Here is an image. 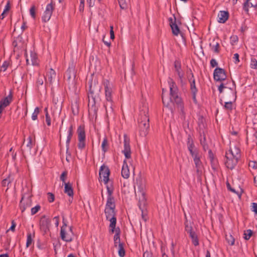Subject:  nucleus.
<instances>
[{"instance_id": "obj_33", "label": "nucleus", "mask_w": 257, "mask_h": 257, "mask_svg": "<svg viewBox=\"0 0 257 257\" xmlns=\"http://www.w3.org/2000/svg\"><path fill=\"white\" fill-rule=\"evenodd\" d=\"M109 147L108 141L106 138H104L101 144V148L103 152H105L108 150Z\"/></svg>"}, {"instance_id": "obj_4", "label": "nucleus", "mask_w": 257, "mask_h": 257, "mask_svg": "<svg viewBox=\"0 0 257 257\" xmlns=\"http://www.w3.org/2000/svg\"><path fill=\"white\" fill-rule=\"evenodd\" d=\"M168 84L170 88V101L179 104L181 103V99L178 95V89L175 82L172 78H169Z\"/></svg>"}, {"instance_id": "obj_11", "label": "nucleus", "mask_w": 257, "mask_h": 257, "mask_svg": "<svg viewBox=\"0 0 257 257\" xmlns=\"http://www.w3.org/2000/svg\"><path fill=\"white\" fill-rule=\"evenodd\" d=\"M99 177L101 176L103 177V182L104 184H107L109 180V176L110 175V171L108 167L105 166L104 164L100 167L99 172Z\"/></svg>"}, {"instance_id": "obj_14", "label": "nucleus", "mask_w": 257, "mask_h": 257, "mask_svg": "<svg viewBox=\"0 0 257 257\" xmlns=\"http://www.w3.org/2000/svg\"><path fill=\"white\" fill-rule=\"evenodd\" d=\"M32 205V200L28 198L26 200H24V196H23L20 202L19 207L22 213H23L27 208L31 207Z\"/></svg>"}, {"instance_id": "obj_61", "label": "nucleus", "mask_w": 257, "mask_h": 257, "mask_svg": "<svg viewBox=\"0 0 257 257\" xmlns=\"http://www.w3.org/2000/svg\"><path fill=\"white\" fill-rule=\"evenodd\" d=\"M8 155H9V156H10V155L11 156V157H12L11 159L12 160H15L16 159V154H13V153L12 152V148H11L10 150V152H9Z\"/></svg>"}, {"instance_id": "obj_53", "label": "nucleus", "mask_w": 257, "mask_h": 257, "mask_svg": "<svg viewBox=\"0 0 257 257\" xmlns=\"http://www.w3.org/2000/svg\"><path fill=\"white\" fill-rule=\"evenodd\" d=\"M248 167L253 169H257V162H249Z\"/></svg>"}, {"instance_id": "obj_47", "label": "nucleus", "mask_w": 257, "mask_h": 257, "mask_svg": "<svg viewBox=\"0 0 257 257\" xmlns=\"http://www.w3.org/2000/svg\"><path fill=\"white\" fill-rule=\"evenodd\" d=\"M67 175V172L66 171H64L61 175L60 179L63 183H65V180Z\"/></svg>"}, {"instance_id": "obj_1", "label": "nucleus", "mask_w": 257, "mask_h": 257, "mask_svg": "<svg viewBox=\"0 0 257 257\" xmlns=\"http://www.w3.org/2000/svg\"><path fill=\"white\" fill-rule=\"evenodd\" d=\"M103 85L104 88L106 101L104 106L105 107L106 114L108 115V113H112L113 111V101L112 97L113 85L106 79L103 80Z\"/></svg>"}, {"instance_id": "obj_12", "label": "nucleus", "mask_w": 257, "mask_h": 257, "mask_svg": "<svg viewBox=\"0 0 257 257\" xmlns=\"http://www.w3.org/2000/svg\"><path fill=\"white\" fill-rule=\"evenodd\" d=\"M213 76L215 80L217 81L224 80L226 78L224 70L220 68H217L214 70Z\"/></svg>"}, {"instance_id": "obj_43", "label": "nucleus", "mask_w": 257, "mask_h": 257, "mask_svg": "<svg viewBox=\"0 0 257 257\" xmlns=\"http://www.w3.org/2000/svg\"><path fill=\"white\" fill-rule=\"evenodd\" d=\"M107 189V198H114L112 196L113 194V189H111L108 186H106Z\"/></svg>"}, {"instance_id": "obj_59", "label": "nucleus", "mask_w": 257, "mask_h": 257, "mask_svg": "<svg viewBox=\"0 0 257 257\" xmlns=\"http://www.w3.org/2000/svg\"><path fill=\"white\" fill-rule=\"evenodd\" d=\"M53 219L55 220V224L56 227H58L59 223V216H55L54 217Z\"/></svg>"}, {"instance_id": "obj_32", "label": "nucleus", "mask_w": 257, "mask_h": 257, "mask_svg": "<svg viewBox=\"0 0 257 257\" xmlns=\"http://www.w3.org/2000/svg\"><path fill=\"white\" fill-rule=\"evenodd\" d=\"M119 6L121 9H125L128 6V0H118Z\"/></svg>"}, {"instance_id": "obj_60", "label": "nucleus", "mask_w": 257, "mask_h": 257, "mask_svg": "<svg viewBox=\"0 0 257 257\" xmlns=\"http://www.w3.org/2000/svg\"><path fill=\"white\" fill-rule=\"evenodd\" d=\"M93 91L91 90V86H90L89 92L88 93V96L89 99L91 97L93 99H94V97L93 95Z\"/></svg>"}, {"instance_id": "obj_64", "label": "nucleus", "mask_w": 257, "mask_h": 257, "mask_svg": "<svg viewBox=\"0 0 257 257\" xmlns=\"http://www.w3.org/2000/svg\"><path fill=\"white\" fill-rule=\"evenodd\" d=\"M208 156H209V159H210L211 161L213 160L214 159L213 154L212 153V152L210 150L208 151Z\"/></svg>"}, {"instance_id": "obj_55", "label": "nucleus", "mask_w": 257, "mask_h": 257, "mask_svg": "<svg viewBox=\"0 0 257 257\" xmlns=\"http://www.w3.org/2000/svg\"><path fill=\"white\" fill-rule=\"evenodd\" d=\"M233 59L234 60V63L236 64L239 61V55L237 53L234 54L233 57Z\"/></svg>"}, {"instance_id": "obj_15", "label": "nucleus", "mask_w": 257, "mask_h": 257, "mask_svg": "<svg viewBox=\"0 0 257 257\" xmlns=\"http://www.w3.org/2000/svg\"><path fill=\"white\" fill-rule=\"evenodd\" d=\"M30 60L31 61V63L33 65H37L38 64L37 54L32 51L30 52V58L26 55V61L28 64H30Z\"/></svg>"}, {"instance_id": "obj_57", "label": "nucleus", "mask_w": 257, "mask_h": 257, "mask_svg": "<svg viewBox=\"0 0 257 257\" xmlns=\"http://www.w3.org/2000/svg\"><path fill=\"white\" fill-rule=\"evenodd\" d=\"M162 91H163V93H162V101H163V102L164 105H166V106H168L169 105V101H166V100L165 99L164 96V91H164V89H163Z\"/></svg>"}, {"instance_id": "obj_34", "label": "nucleus", "mask_w": 257, "mask_h": 257, "mask_svg": "<svg viewBox=\"0 0 257 257\" xmlns=\"http://www.w3.org/2000/svg\"><path fill=\"white\" fill-rule=\"evenodd\" d=\"M237 162H224L225 166L229 169L232 170L237 164Z\"/></svg>"}, {"instance_id": "obj_7", "label": "nucleus", "mask_w": 257, "mask_h": 257, "mask_svg": "<svg viewBox=\"0 0 257 257\" xmlns=\"http://www.w3.org/2000/svg\"><path fill=\"white\" fill-rule=\"evenodd\" d=\"M51 224V220L46 215L41 216L39 221V226L41 231L47 233L49 231V227Z\"/></svg>"}, {"instance_id": "obj_48", "label": "nucleus", "mask_w": 257, "mask_h": 257, "mask_svg": "<svg viewBox=\"0 0 257 257\" xmlns=\"http://www.w3.org/2000/svg\"><path fill=\"white\" fill-rule=\"evenodd\" d=\"M238 41V37L236 36H232L230 37V43L233 45Z\"/></svg>"}, {"instance_id": "obj_49", "label": "nucleus", "mask_w": 257, "mask_h": 257, "mask_svg": "<svg viewBox=\"0 0 257 257\" xmlns=\"http://www.w3.org/2000/svg\"><path fill=\"white\" fill-rule=\"evenodd\" d=\"M43 79L42 76H39L37 81V86L39 87V86L42 85L43 84Z\"/></svg>"}, {"instance_id": "obj_18", "label": "nucleus", "mask_w": 257, "mask_h": 257, "mask_svg": "<svg viewBox=\"0 0 257 257\" xmlns=\"http://www.w3.org/2000/svg\"><path fill=\"white\" fill-rule=\"evenodd\" d=\"M228 18V13L226 11H220L218 14V21L220 23H225Z\"/></svg>"}, {"instance_id": "obj_30", "label": "nucleus", "mask_w": 257, "mask_h": 257, "mask_svg": "<svg viewBox=\"0 0 257 257\" xmlns=\"http://www.w3.org/2000/svg\"><path fill=\"white\" fill-rule=\"evenodd\" d=\"M189 81L190 83V87L191 91L193 93L194 95H195L197 91V89L195 86V79L193 78H190Z\"/></svg>"}, {"instance_id": "obj_42", "label": "nucleus", "mask_w": 257, "mask_h": 257, "mask_svg": "<svg viewBox=\"0 0 257 257\" xmlns=\"http://www.w3.org/2000/svg\"><path fill=\"white\" fill-rule=\"evenodd\" d=\"M41 209V206L40 205H37L34 207L31 208V215H33L36 214Z\"/></svg>"}, {"instance_id": "obj_8", "label": "nucleus", "mask_w": 257, "mask_h": 257, "mask_svg": "<svg viewBox=\"0 0 257 257\" xmlns=\"http://www.w3.org/2000/svg\"><path fill=\"white\" fill-rule=\"evenodd\" d=\"M79 149H82L85 146V134L84 128L83 126H80L77 129Z\"/></svg>"}, {"instance_id": "obj_6", "label": "nucleus", "mask_w": 257, "mask_h": 257, "mask_svg": "<svg viewBox=\"0 0 257 257\" xmlns=\"http://www.w3.org/2000/svg\"><path fill=\"white\" fill-rule=\"evenodd\" d=\"M240 150L236 146L231 147L226 153V157L228 160L238 161L240 159Z\"/></svg>"}, {"instance_id": "obj_19", "label": "nucleus", "mask_w": 257, "mask_h": 257, "mask_svg": "<svg viewBox=\"0 0 257 257\" xmlns=\"http://www.w3.org/2000/svg\"><path fill=\"white\" fill-rule=\"evenodd\" d=\"M64 185V193L67 194L69 197H72L73 198L74 193L72 184L68 182L65 183Z\"/></svg>"}, {"instance_id": "obj_9", "label": "nucleus", "mask_w": 257, "mask_h": 257, "mask_svg": "<svg viewBox=\"0 0 257 257\" xmlns=\"http://www.w3.org/2000/svg\"><path fill=\"white\" fill-rule=\"evenodd\" d=\"M123 150L122 151V152L126 159H130L131 156L130 139L125 134L123 135Z\"/></svg>"}, {"instance_id": "obj_31", "label": "nucleus", "mask_w": 257, "mask_h": 257, "mask_svg": "<svg viewBox=\"0 0 257 257\" xmlns=\"http://www.w3.org/2000/svg\"><path fill=\"white\" fill-rule=\"evenodd\" d=\"M118 255L120 257H124L125 254V251L123 247V244L121 242L118 244Z\"/></svg>"}, {"instance_id": "obj_52", "label": "nucleus", "mask_w": 257, "mask_h": 257, "mask_svg": "<svg viewBox=\"0 0 257 257\" xmlns=\"http://www.w3.org/2000/svg\"><path fill=\"white\" fill-rule=\"evenodd\" d=\"M11 181L10 180V178H7L6 179H4L2 182V185L3 186H6L10 183Z\"/></svg>"}, {"instance_id": "obj_54", "label": "nucleus", "mask_w": 257, "mask_h": 257, "mask_svg": "<svg viewBox=\"0 0 257 257\" xmlns=\"http://www.w3.org/2000/svg\"><path fill=\"white\" fill-rule=\"evenodd\" d=\"M35 11L36 9L35 6H32L30 10V15L33 18H35Z\"/></svg>"}, {"instance_id": "obj_40", "label": "nucleus", "mask_w": 257, "mask_h": 257, "mask_svg": "<svg viewBox=\"0 0 257 257\" xmlns=\"http://www.w3.org/2000/svg\"><path fill=\"white\" fill-rule=\"evenodd\" d=\"M176 72H177V74L178 75V77H179V78L180 79V81L181 83H183V77H184V73H183V72H182V71L181 70V68L177 69V70H176Z\"/></svg>"}, {"instance_id": "obj_41", "label": "nucleus", "mask_w": 257, "mask_h": 257, "mask_svg": "<svg viewBox=\"0 0 257 257\" xmlns=\"http://www.w3.org/2000/svg\"><path fill=\"white\" fill-rule=\"evenodd\" d=\"M185 231L188 233H190V232L194 231L193 230L192 227L190 225H189L187 220H186L185 222Z\"/></svg>"}, {"instance_id": "obj_2", "label": "nucleus", "mask_w": 257, "mask_h": 257, "mask_svg": "<svg viewBox=\"0 0 257 257\" xmlns=\"http://www.w3.org/2000/svg\"><path fill=\"white\" fill-rule=\"evenodd\" d=\"M137 187L138 191L137 193L136 192V196H139V207L141 208V205H145L146 203L147 198L146 196V180L142 176H139L137 177L136 180L135 186Z\"/></svg>"}, {"instance_id": "obj_44", "label": "nucleus", "mask_w": 257, "mask_h": 257, "mask_svg": "<svg viewBox=\"0 0 257 257\" xmlns=\"http://www.w3.org/2000/svg\"><path fill=\"white\" fill-rule=\"evenodd\" d=\"M9 66V63L7 61H5L1 68V71L5 72Z\"/></svg>"}, {"instance_id": "obj_36", "label": "nucleus", "mask_w": 257, "mask_h": 257, "mask_svg": "<svg viewBox=\"0 0 257 257\" xmlns=\"http://www.w3.org/2000/svg\"><path fill=\"white\" fill-rule=\"evenodd\" d=\"M33 145V138L32 137L30 136L28 138V143L26 146L28 151H30L31 150Z\"/></svg>"}, {"instance_id": "obj_26", "label": "nucleus", "mask_w": 257, "mask_h": 257, "mask_svg": "<svg viewBox=\"0 0 257 257\" xmlns=\"http://www.w3.org/2000/svg\"><path fill=\"white\" fill-rule=\"evenodd\" d=\"M210 46L211 47V49L216 53L219 52V43L216 42L215 40H213L212 42L210 44Z\"/></svg>"}, {"instance_id": "obj_21", "label": "nucleus", "mask_w": 257, "mask_h": 257, "mask_svg": "<svg viewBox=\"0 0 257 257\" xmlns=\"http://www.w3.org/2000/svg\"><path fill=\"white\" fill-rule=\"evenodd\" d=\"M187 145H188V150L190 151V154L192 156L195 155L196 151V149L194 147V145L193 144V141L191 139H190V138L188 139Z\"/></svg>"}, {"instance_id": "obj_51", "label": "nucleus", "mask_w": 257, "mask_h": 257, "mask_svg": "<svg viewBox=\"0 0 257 257\" xmlns=\"http://www.w3.org/2000/svg\"><path fill=\"white\" fill-rule=\"evenodd\" d=\"M224 107L227 109L231 110L232 109V103L231 101L226 102L225 103Z\"/></svg>"}, {"instance_id": "obj_24", "label": "nucleus", "mask_w": 257, "mask_h": 257, "mask_svg": "<svg viewBox=\"0 0 257 257\" xmlns=\"http://www.w3.org/2000/svg\"><path fill=\"white\" fill-rule=\"evenodd\" d=\"M108 220H109L110 223L109 224V227L110 229V231L111 233H113L114 231H115V226L116 223V218L115 216L109 218Z\"/></svg>"}, {"instance_id": "obj_46", "label": "nucleus", "mask_w": 257, "mask_h": 257, "mask_svg": "<svg viewBox=\"0 0 257 257\" xmlns=\"http://www.w3.org/2000/svg\"><path fill=\"white\" fill-rule=\"evenodd\" d=\"M250 67L251 68L256 69L257 68V61L255 59L252 58L251 60Z\"/></svg>"}, {"instance_id": "obj_13", "label": "nucleus", "mask_w": 257, "mask_h": 257, "mask_svg": "<svg viewBox=\"0 0 257 257\" xmlns=\"http://www.w3.org/2000/svg\"><path fill=\"white\" fill-rule=\"evenodd\" d=\"M56 72L52 68L49 69L46 73V76L45 78L46 85L52 84L56 78Z\"/></svg>"}, {"instance_id": "obj_35", "label": "nucleus", "mask_w": 257, "mask_h": 257, "mask_svg": "<svg viewBox=\"0 0 257 257\" xmlns=\"http://www.w3.org/2000/svg\"><path fill=\"white\" fill-rule=\"evenodd\" d=\"M226 240L227 242L231 245H233L234 244L235 239L231 234H226Z\"/></svg>"}, {"instance_id": "obj_5", "label": "nucleus", "mask_w": 257, "mask_h": 257, "mask_svg": "<svg viewBox=\"0 0 257 257\" xmlns=\"http://www.w3.org/2000/svg\"><path fill=\"white\" fill-rule=\"evenodd\" d=\"M67 223L65 221L64 217H63V225L61 227L60 237L62 240L67 242L72 241L73 237V233H70L67 232L66 227Z\"/></svg>"}, {"instance_id": "obj_37", "label": "nucleus", "mask_w": 257, "mask_h": 257, "mask_svg": "<svg viewBox=\"0 0 257 257\" xmlns=\"http://www.w3.org/2000/svg\"><path fill=\"white\" fill-rule=\"evenodd\" d=\"M32 241H33L32 234L31 233L29 232L27 234L26 246L27 247H29L31 244Z\"/></svg>"}, {"instance_id": "obj_10", "label": "nucleus", "mask_w": 257, "mask_h": 257, "mask_svg": "<svg viewBox=\"0 0 257 257\" xmlns=\"http://www.w3.org/2000/svg\"><path fill=\"white\" fill-rule=\"evenodd\" d=\"M54 7L52 4H48L42 17V21L44 22L49 21L51 17Z\"/></svg>"}, {"instance_id": "obj_20", "label": "nucleus", "mask_w": 257, "mask_h": 257, "mask_svg": "<svg viewBox=\"0 0 257 257\" xmlns=\"http://www.w3.org/2000/svg\"><path fill=\"white\" fill-rule=\"evenodd\" d=\"M104 213L106 215L107 219L112 217L115 216V208L105 207L104 209Z\"/></svg>"}, {"instance_id": "obj_58", "label": "nucleus", "mask_w": 257, "mask_h": 257, "mask_svg": "<svg viewBox=\"0 0 257 257\" xmlns=\"http://www.w3.org/2000/svg\"><path fill=\"white\" fill-rule=\"evenodd\" d=\"M143 257H153V254L150 251H146L144 252Z\"/></svg>"}, {"instance_id": "obj_62", "label": "nucleus", "mask_w": 257, "mask_h": 257, "mask_svg": "<svg viewBox=\"0 0 257 257\" xmlns=\"http://www.w3.org/2000/svg\"><path fill=\"white\" fill-rule=\"evenodd\" d=\"M210 64L212 67H214L217 65V62L215 59H212L210 61Z\"/></svg>"}, {"instance_id": "obj_56", "label": "nucleus", "mask_w": 257, "mask_h": 257, "mask_svg": "<svg viewBox=\"0 0 257 257\" xmlns=\"http://www.w3.org/2000/svg\"><path fill=\"white\" fill-rule=\"evenodd\" d=\"M252 210L254 212L255 214H257V203H252Z\"/></svg>"}, {"instance_id": "obj_3", "label": "nucleus", "mask_w": 257, "mask_h": 257, "mask_svg": "<svg viewBox=\"0 0 257 257\" xmlns=\"http://www.w3.org/2000/svg\"><path fill=\"white\" fill-rule=\"evenodd\" d=\"M149 109L147 106H145L144 109L141 110V117L139 119V127L141 131V135L145 136L147 134V131L149 128V118L148 116Z\"/></svg>"}, {"instance_id": "obj_29", "label": "nucleus", "mask_w": 257, "mask_h": 257, "mask_svg": "<svg viewBox=\"0 0 257 257\" xmlns=\"http://www.w3.org/2000/svg\"><path fill=\"white\" fill-rule=\"evenodd\" d=\"M170 26L173 34L176 36H178L180 32L178 26L175 23H172L170 24Z\"/></svg>"}, {"instance_id": "obj_63", "label": "nucleus", "mask_w": 257, "mask_h": 257, "mask_svg": "<svg viewBox=\"0 0 257 257\" xmlns=\"http://www.w3.org/2000/svg\"><path fill=\"white\" fill-rule=\"evenodd\" d=\"M16 226V224L15 222H14V220H13L12 222V225L10 228V230H11L13 231H14L15 230Z\"/></svg>"}, {"instance_id": "obj_27", "label": "nucleus", "mask_w": 257, "mask_h": 257, "mask_svg": "<svg viewBox=\"0 0 257 257\" xmlns=\"http://www.w3.org/2000/svg\"><path fill=\"white\" fill-rule=\"evenodd\" d=\"M195 165L196 168V172L198 175H201L203 170V165L202 164V162H195Z\"/></svg>"}, {"instance_id": "obj_38", "label": "nucleus", "mask_w": 257, "mask_h": 257, "mask_svg": "<svg viewBox=\"0 0 257 257\" xmlns=\"http://www.w3.org/2000/svg\"><path fill=\"white\" fill-rule=\"evenodd\" d=\"M252 234V231L250 229H247L244 231V238L245 240H248Z\"/></svg>"}, {"instance_id": "obj_39", "label": "nucleus", "mask_w": 257, "mask_h": 257, "mask_svg": "<svg viewBox=\"0 0 257 257\" xmlns=\"http://www.w3.org/2000/svg\"><path fill=\"white\" fill-rule=\"evenodd\" d=\"M40 112V109L39 107H37L35 108L34 111L32 115V119L33 120H36L37 119L38 115Z\"/></svg>"}, {"instance_id": "obj_22", "label": "nucleus", "mask_w": 257, "mask_h": 257, "mask_svg": "<svg viewBox=\"0 0 257 257\" xmlns=\"http://www.w3.org/2000/svg\"><path fill=\"white\" fill-rule=\"evenodd\" d=\"M189 236L191 238L192 242L194 246H197L199 245V239L195 231L190 232Z\"/></svg>"}, {"instance_id": "obj_28", "label": "nucleus", "mask_w": 257, "mask_h": 257, "mask_svg": "<svg viewBox=\"0 0 257 257\" xmlns=\"http://www.w3.org/2000/svg\"><path fill=\"white\" fill-rule=\"evenodd\" d=\"M105 207H108V208H115V204L114 202V198H107V201L105 205Z\"/></svg>"}, {"instance_id": "obj_50", "label": "nucleus", "mask_w": 257, "mask_h": 257, "mask_svg": "<svg viewBox=\"0 0 257 257\" xmlns=\"http://www.w3.org/2000/svg\"><path fill=\"white\" fill-rule=\"evenodd\" d=\"M90 7H93L95 3H99L100 0H87Z\"/></svg>"}, {"instance_id": "obj_23", "label": "nucleus", "mask_w": 257, "mask_h": 257, "mask_svg": "<svg viewBox=\"0 0 257 257\" xmlns=\"http://www.w3.org/2000/svg\"><path fill=\"white\" fill-rule=\"evenodd\" d=\"M115 234L114 236V246H117V243L119 244V242H120V230L119 227H117L115 229Z\"/></svg>"}, {"instance_id": "obj_17", "label": "nucleus", "mask_w": 257, "mask_h": 257, "mask_svg": "<svg viewBox=\"0 0 257 257\" xmlns=\"http://www.w3.org/2000/svg\"><path fill=\"white\" fill-rule=\"evenodd\" d=\"M121 176L125 179H127L130 177V170L127 162H123L121 169Z\"/></svg>"}, {"instance_id": "obj_16", "label": "nucleus", "mask_w": 257, "mask_h": 257, "mask_svg": "<svg viewBox=\"0 0 257 257\" xmlns=\"http://www.w3.org/2000/svg\"><path fill=\"white\" fill-rule=\"evenodd\" d=\"M250 1L251 0H245L243 5V10L247 13L248 12L249 9L252 8L253 10H255L257 7L256 3H252Z\"/></svg>"}, {"instance_id": "obj_45", "label": "nucleus", "mask_w": 257, "mask_h": 257, "mask_svg": "<svg viewBox=\"0 0 257 257\" xmlns=\"http://www.w3.org/2000/svg\"><path fill=\"white\" fill-rule=\"evenodd\" d=\"M48 195V200L50 203L53 202L55 199V196L52 193L49 192Z\"/></svg>"}, {"instance_id": "obj_25", "label": "nucleus", "mask_w": 257, "mask_h": 257, "mask_svg": "<svg viewBox=\"0 0 257 257\" xmlns=\"http://www.w3.org/2000/svg\"><path fill=\"white\" fill-rule=\"evenodd\" d=\"M73 133V126L72 125H71L68 128V131H67V140L66 141V147L67 148L69 146L70 140L72 138Z\"/></svg>"}]
</instances>
